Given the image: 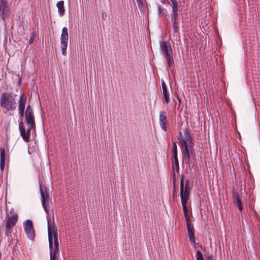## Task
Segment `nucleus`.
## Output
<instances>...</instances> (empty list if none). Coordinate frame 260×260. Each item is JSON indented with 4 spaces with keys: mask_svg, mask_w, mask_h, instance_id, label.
I'll list each match as a JSON object with an SVG mask.
<instances>
[{
    "mask_svg": "<svg viewBox=\"0 0 260 260\" xmlns=\"http://www.w3.org/2000/svg\"><path fill=\"white\" fill-rule=\"evenodd\" d=\"M23 226L27 238L34 241L35 237V232L32 221L30 219H27L24 222Z\"/></svg>",
    "mask_w": 260,
    "mask_h": 260,
    "instance_id": "8",
    "label": "nucleus"
},
{
    "mask_svg": "<svg viewBox=\"0 0 260 260\" xmlns=\"http://www.w3.org/2000/svg\"><path fill=\"white\" fill-rule=\"evenodd\" d=\"M159 123L160 127L164 131H167V118L166 112L161 111L159 112Z\"/></svg>",
    "mask_w": 260,
    "mask_h": 260,
    "instance_id": "13",
    "label": "nucleus"
},
{
    "mask_svg": "<svg viewBox=\"0 0 260 260\" xmlns=\"http://www.w3.org/2000/svg\"><path fill=\"white\" fill-rule=\"evenodd\" d=\"M186 226L187 229V235L189 238V242H190L191 245L194 246L196 244V242L193 227H192L191 225H187Z\"/></svg>",
    "mask_w": 260,
    "mask_h": 260,
    "instance_id": "15",
    "label": "nucleus"
},
{
    "mask_svg": "<svg viewBox=\"0 0 260 260\" xmlns=\"http://www.w3.org/2000/svg\"><path fill=\"white\" fill-rule=\"evenodd\" d=\"M6 231L5 235L11 237L13 229L17 224L18 220V215L14 210H11L9 214H6Z\"/></svg>",
    "mask_w": 260,
    "mask_h": 260,
    "instance_id": "1",
    "label": "nucleus"
},
{
    "mask_svg": "<svg viewBox=\"0 0 260 260\" xmlns=\"http://www.w3.org/2000/svg\"><path fill=\"white\" fill-rule=\"evenodd\" d=\"M56 6L58 9V11L59 15L60 16H63L65 13L64 2L63 1H60L58 2L56 4Z\"/></svg>",
    "mask_w": 260,
    "mask_h": 260,
    "instance_id": "20",
    "label": "nucleus"
},
{
    "mask_svg": "<svg viewBox=\"0 0 260 260\" xmlns=\"http://www.w3.org/2000/svg\"><path fill=\"white\" fill-rule=\"evenodd\" d=\"M52 231L53 234V238H54V248H59V243L58 241V234H57V229L53 222L52 224Z\"/></svg>",
    "mask_w": 260,
    "mask_h": 260,
    "instance_id": "18",
    "label": "nucleus"
},
{
    "mask_svg": "<svg viewBox=\"0 0 260 260\" xmlns=\"http://www.w3.org/2000/svg\"><path fill=\"white\" fill-rule=\"evenodd\" d=\"M10 15L8 0H0V18L5 21Z\"/></svg>",
    "mask_w": 260,
    "mask_h": 260,
    "instance_id": "6",
    "label": "nucleus"
},
{
    "mask_svg": "<svg viewBox=\"0 0 260 260\" xmlns=\"http://www.w3.org/2000/svg\"><path fill=\"white\" fill-rule=\"evenodd\" d=\"M69 39V35H68V30L67 27H64L62 29V32L60 36V41H66L68 42Z\"/></svg>",
    "mask_w": 260,
    "mask_h": 260,
    "instance_id": "21",
    "label": "nucleus"
},
{
    "mask_svg": "<svg viewBox=\"0 0 260 260\" xmlns=\"http://www.w3.org/2000/svg\"><path fill=\"white\" fill-rule=\"evenodd\" d=\"M184 216L185 219L186 226H187V225H191V223H190V221H189L188 214H184Z\"/></svg>",
    "mask_w": 260,
    "mask_h": 260,
    "instance_id": "31",
    "label": "nucleus"
},
{
    "mask_svg": "<svg viewBox=\"0 0 260 260\" xmlns=\"http://www.w3.org/2000/svg\"><path fill=\"white\" fill-rule=\"evenodd\" d=\"M137 3L138 5V6L139 5H142V0H137Z\"/></svg>",
    "mask_w": 260,
    "mask_h": 260,
    "instance_id": "35",
    "label": "nucleus"
},
{
    "mask_svg": "<svg viewBox=\"0 0 260 260\" xmlns=\"http://www.w3.org/2000/svg\"><path fill=\"white\" fill-rule=\"evenodd\" d=\"M25 120L30 128L36 126L34 112L30 105H28L25 111Z\"/></svg>",
    "mask_w": 260,
    "mask_h": 260,
    "instance_id": "9",
    "label": "nucleus"
},
{
    "mask_svg": "<svg viewBox=\"0 0 260 260\" xmlns=\"http://www.w3.org/2000/svg\"><path fill=\"white\" fill-rule=\"evenodd\" d=\"M182 155L184 157L187 168H190V155L193 154V147H182Z\"/></svg>",
    "mask_w": 260,
    "mask_h": 260,
    "instance_id": "11",
    "label": "nucleus"
},
{
    "mask_svg": "<svg viewBox=\"0 0 260 260\" xmlns=\"http://www.w3.org/2000/svg\"><path fill=\"white\" fill-rule=\"evenodd\" d=\"M159 49L161 54L166 56L167 64L169 67L174 64L173 50L170 44L166 41L159 43Z\"/></svg>",
    "mask_w": 260,
    "mask_h": 260,
    "instance_id": "3",
    "label": "nucleus"
},
{
    "mask_svg": "<svg viewBox=\"0 0 260 260\" xmlns=\"http://www.w3.org/2000/svg\"><path fill=\"white\" fill-rule=\"evenodd\" d=\"M34 40V36H32L29 39L30 44L32 43Z\"/></svg>",
    "mask_w": 260,
    "mask_h": 260,
    "instance_id": "36",
    "label": "nucleus"
},
{
    "mask_svg": "<svg viewBox=\"0 0 260 260\" xmlns=\"http://www.w3.org/2000/svg\"><path fill=\"white\" fill-rule=\"evenodd\" d=\"M39 185H40V194H41V201H42V204L43 207L46 213L47 214V217L48 216V215H49L50 216V217L51 218L52 216H53V214L52 213V215H51V214H49L48 209V205L49 204V194L47 192H46L45 193H44L43 189L42 184L41 182H39Z\"/></svg>",
    "mask_w": 260,
    "mask_h": 260,
    "instance_id": "5",
    "label": "nucleus"
},
{
    "mask_svg": "<svg viewBox=\"0 0 260 260\" xmlns=\"http://www.w3.org/2000/svg\"><path fill=\"white\" fill-rule=\"evenodd\" d=\"M57 260L58 259L56 258V257H54L53 256H50V260Z\"/></svg>",
    "mask_w": 260,
    "mask_h": 260,
    "instance_id": "37",
    "label": "nucleus"
},
{
    "mask_svg": "<svg viewBox=\"0 0 260 260\" xmlns=\"http://www.w3.org/2000/svg\"><path fill=\"white\" fill-rule=\"evenodd\" d=\"M197 260H204V257L202 252L200 250H197L196 252Z\"/></svg>",
    "mask_w": 260,
    "mask_h": 260,
    "instance_id": "29",
    "label": "nucleus"
},
{
    "mask_svg": "<svg viewBox=\"0 0 260 260\" xmlns=\"http://www.w3.org/2000/svg\"><path fill=\"white\" fill-rule=\"evenodd\" d=\"M205 260H214V258L211 254L208 253L205 255Z\"/></svg>",
    "mask_w": 260,
    "mask_h": 260,
    "instance_id": "32",
    "label": "nucleus"
},
{
    "mask_svg": "<svg viewBox=\"0 0 260 260\" xmlns=\"http://www.w3.org/2000/svg\"><path fill=\"white\" fill-rule=\"evenodd\" d=\"M172 11L179 12V6L177 1L171 3Z\"/></svg>",
    "mask_w": 260,
    "mask_h": 260,
    "instance_id": "26",
    "label": "nucleus"
},
{
    "mask_svg": "<svg viewBox=\"0 0 260 260\" xmlns=\"http://www.w3.org/2000/svg\"><path fill=\"white\" fill-rule=\"evenodd\" d=\"M234 202H236L238 209L241 212L243 209L242 203L238 193H234Z\"/></svg>",
    "mask_w": 260,
    "mask_h": 260,
    "instance_id": "23",
    "label": "nucleus"
},
{
    "mask_svg": "<svg viewBox=\"0 0 260 260\" xmlns=\"http://www.w3.org/2000/svg\"><path fill=\"white\" fill-rule=\"evenodd\" d=\"M162 102L165 105H168L170 101V95L169 90L164 81L161 82Z\"/></svg>",
    "mask_w": 260,
    "mask_h": 260,
    "instance_id": "12",
    "label": "nucleus"
},
{
    "mask_svg": "<svg viewBox=\"0 0 260 260\" xmlns=\"http://www.w3.org/2000/svg\"><path fill=\"white\" fill-rule=\"evenodd\" d=\"M1 106L7 111L14 110L16 107V103L12 94L8 92H3L0 98Z\"/></svg>",
    "mask_w": 260,
    "mask_h": 260,
    "instance_id": "2",
    "label": "nucleus"
},
{
    "mask_svg": "<svg viewBox=\"0 0 260 260\" xmlns=\"http://www.w3.org/2000/svg\"><path fill=\"white\" fill-rule=\"evenodd\" d=\"M173 37L174 39L178 40L180 38L179 23H172Z\"/></svg>",
    "mask_w": 260,
    "mask_h": 260,
    "instance_id": "19",
    "label": "nucleus"
},
{
    "mask_svg": "<svg viewBox=\"0 0 260 260\" xmlns=\"http://www.w3.org/2000/svg\"><path fill=\"white\" fill-rule=\"evenodd\" d=\"M31 129L29 127L26 132L23 122L21 121L19 123V129L20 136L25 142H28L30 140Z\"/></svg>",
    "mask_w": 260,
    "mask_h": 260,
    "instance_id": "10",
    "label": "nucleus"
},
{
    "mask_svg": "<svg viewBox=\"0 0 260 260\" xmlns=\"http://www.w3.org/2000/svg\"><path fill=\"white\" fill-rule=\"evenodd\" d=\"M177 100L179 101V103H180V100L178 96H177Z\"/></svg>",
    "mask_w": 260,
    "mask_h": 260,
    "instance_id": "40",
    "label": "nucleus"
},
{
    "mask_svg": "<svg viewBox=\"0 0 260 260\" xmlns=\"http://www.w3.org/2000/svg\"><path fill=\"white\" fill-rule=\"evenodd\" d=\"M183 214H188L189 211L187 207V204H182Z\"/></svg>",
    "mask_w": 260,
    "mask_h": 260,
    "instance_id": "30",
    "label": "nucleus"
},
{
    "mask_svg": "<svg viewBox=\"0 0 260 260\" xmlns=\"http://www.w3.org/2000/svg\"><path fill=\"white\" fill-rule=\"evenodd\" d=\"M68 42L61 41H60V48L61 50L62 54L64 56L67 55V48L68 47Z\"/></svg>",
    "mask_w": 260,
    "mask_h": 260,
    "instance_id": "24",
    "label": "nucleus"
},
{
    "mask_svg": "<svg viewBox=\"0 0 260 260\" xmlns=\"http://www.w3.org/2000/svg\"><path fill=\"white\" fill-rule=\"evenodd\" d=\"M170 17L172 23H179V12L171 11Z\"/></svg>",
    "mask_w": 260,
    "mask_h": 260,
    "instance_id": "22",
    "label": "nucleus"
},
{
    "mask_svg": "<svg viewBox=\"0 0 260 260\" xmlns=\"http://www.w3.org/2000/svg\"><path fill=\"white\" fill-rule=\"evenodd\" d=\"M26 103V97L22 94L20 96L19 103L18 105L19 115L21 117H23L24 116Z\"/></svg>",
    "mask_w": 260,
    "mask_h": 260,
    "instance_id": "14",
    "label": "nucleus"
},
{
    "mask_svg": "<svg viewBox=\"0 0 260 260\" xmlns=\"http://www.w3.org/2000/svg\"><path fill=\"white\" fill-rule=\"evenodd\" d=\"M184 178L183 174L180 176V196L181 204H187L188 200L189 199L190 192L184 191Z\"/></svg>",
    "mask_w": 260,
    "mask_h": 260,
    "instance_id": "7",
    "label": "nucleus"
},
{
    "mask_svg": "<svg viewBox=\"0 0 260 260\" xmlns=\"http://www.w3.org/2000/svg\"><path fill=\"white\" fill-rule=\"evenodd\" d=\"M173 163L175 162V164L179 163V160L178 159V156L177 155H173Z\"/></svg>",
    "mask_w": 260,
    "mask_h": 260,
    "instance_id": "33",
    "label": "nucleus"
},
{
    "mask_svg": "<svg viewBox=\"0 0 260 260\" xmlns=\"http://www.w3.org/2000/svg\"><path fill=\"white\" fill-rule=\"evenodd\" d=\"M172 153L173 155H176L178 154V151H177V142L176 141L174 140L173 139H172Z\"/></svg>",
    "mask_w": 260,
    "mask_h": 260,
    "instance_id": "25",
    "label": "nucleus"
},
{
    "mask_svg": "<svg viewBox=\"0 0 260 260\" xmlns=\"http://www.w3.org/2000/svg\"><path fill=\"white\" fill-rule=\"evenodd\" d=\"M183 136L180 131L178 136V141L182 147H193V137L188 128L183 129Z\"/></svg>",
    "mask_w": 260,
    "mask_h": 260,
    "instance_id": "4",
    "label": "nucleus"
},
{
    "mask_svg": "<svg viewBox=\"0 0 260 260\" xmlns=\"http://www.w3.org/2000/svg\"><path fill=\"white\" fill-rule=\"evenodd\" d=\"M191 188H192V186L190 184V181L188 179H187L185 181V188H184V191L190 192Z\"/></svg>",
    "mask_w": 260,
    "mask_h": 260,
    "instance_id": "27",
    "label": "nucleus"
},
{
    "mask_svg": "<svg viewBox=\"0 0 260 260\" xmlns=\"http://www.w3.org/2000/svg\"><path fill=\"white\" fill-rule=\"evenodd\" d=\"M172 175H173V177H175V174L174 168L173 169Z\"/></svg>",
    "mask_w": 260,
    "mask_h": 260,
    "instance_id": "38",
    "label": "nucleus"
},
{
    "mask_svg": "<svg viewBox=\"0 0 260 260\" xmlns=\"http://www.w3.org/2000/svg\"><path fill=\"white\" fill-rule=\"evenodd\" d=\"M0 155H1V159H0V168L1 170L3 171L5 168V157H6V152L5 148L4 147L0 148Z\"/></svg>",
    "mask_w": 260,
    "mask_h": 260,
    "instance_id": "17",
    "label": "nucleus"
},
{
    "mask_svg": "<svg viewBox=\"0 0 260 260\" xmlns=\"http://www.w3.org/2000/svg\"><path fill=\"white\" fill-rule=\"evenodd\" d=\"M175 168H176L177 172L179 173V163L176 164H175Z\"/></svg>",
    "mask_w": 260,
    "mask_h": 260,
    "instance_id": "34",
    "label": "nucleus"
},
{
    "mask_svg": "<svg viewBox=\"0 0 260 260\" xmlns=\"http://www.w3.org/2000/svg\"><path fill=\"white\" fill-rule=\"evenodd\" d=\"M171 3H173V2H175L176 1V0H170Z\"/></svg>",
    "mask_w": 260,
    "mask_h": 260,
    "instance_id": "39",
    "label": "nucleus"
},
{
    "mask_svg": "<svg viewBox=\"0 0 260 260\" xmlns=\"http://www.w3.org/2000/svg\"><path fill=\"white\" fill-rule=\"evenodd\" d=\"M59 248H54L53 249L52 247L51 249H50V256L56 257V254L58 252Z\"/></svg>",
    "mask_w": 260,
    "mask_h": 260,
    "instance_id": "28",
    "label": "nucleus"
},
{
    "mask_svg": "<svg viewBox=\"0 0 260 260\" xmlns=\"http://www.w3.org/2000/svg\"><path fill=\"white\" fill-rule=\"evenodd\" d=\"M47 224H48V241H49V249H51L52 247V229H51V227L50 225V221L51 217L49 215L47 217Z\"/></svg>",
    "mask_w": 260,
    "mask_h": 260,
    "instance_id": "16",
    "label": "nucleus"
}]
</instances>
